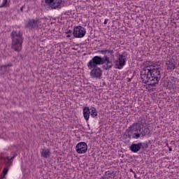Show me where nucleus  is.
Here are the masks:
<instances>
[{
	"label": "nucleus",
	"instance_id": "6",
	"mask_svg": "<svg viewBox=\"0 0 179 179\" xmlns=\"http://www.w3.org/2000/svg\"><path fill=\"white\" fill-rule=\"evenodd\" d=\"M73 35L76 38H83L86 35V29L82 26H77L73 29Z\"/></svg>",
	"mask_w": 179,
	"mask_h": 179
},
{
	"label": "nucleus",
	"instance_id": "29",
	"mask_svg": "<svg viewBox=\"0 0 179 179\" xmlns=\"http://www.w3.org/2000/svg\"><path fill=\"white\" fill-rule=\"evenodd\" d=\"M67 37H71V35H67Z\"/></svg>",
	"mask_w": 179,
	"mask_h": 179
},
{
	"label": "nucleus",
	"instance_id": "5",
	"mask_svg": "<svg viewBox=\"0 0 179 179\" xmlns=\"http://www.w3.org/2000/svg\"><path fill=\"white\" fill-rule=\"evenodd\" d=\"M90 69H92L90 74L91 78H96V79H101L103 76V70L99 66H87Z\"/></svg>",
	"mask_w": 179,
	"mask_h": 179
},
{
	"label": "nucleus",
	"instance_id": "28",
	"mask_svg": "<svg viewBox=\"0 0 179 179\" xmlns=\"http://www.w3.org/2000/svg\"><path fill=\"white\" fill-rule=\"evenodd\" d=\"M134 178H136V174L134 173Z\"/></svg>",
	"mask_w": 179,
	"mask_h": 179
},
{
	"label": "nucleus",
	"instance_id": "3",
	"mask_svg": "<svg viewBox=\"0 0 179 179\" xmlns=\"http://www.w3.org/2000/svg\"><path fill=\"white\" fill-rule=\"evenodd\" d=\"M99 65H103L102 69L103 71H108V69H111V68L114 66V64H113V60H110V57L107 55H104L103 58L100 56H94L87 63V66L94 67L99 66Z\"/></svg>",
	"mask_w": 179,
	"mask_h": 179
},
{
	"label": "nucleus",
	"instance_id": "26",
	"mask_svg": "<svg viewBox=\"0 0 179 179\" xmlns=\"http://www.w3.org/2000/svg\"><path fill=\"white\" fill-rule=\"evenodd\" d=\"M108 22V20H105L104 24H107V22Z\"/></svg>",
	"mask_w": 179,
	"mask_h": 179
},
{
	"label": "nucleus",
	"instance_id": "21",
	"mask_svg": "<svg viewBox=\"0 0 179 179\" xmlns=\"http://www.w3.org/2000/svg\"><path fill=\"white\" fill-rule=\"evenodd\" d=\"M107 52H108L109 54H114V50H107Z\"/></svg>",
	"mask_w": 179,
	"mask_h": 179
},
{
	"label": "nucleus",
	"instance_id": "14",
	"mask_svg": "<svg viewBox=\"0 0 179 179\" xmlns=\"http://www.w3.org/2000/svg\"><path fill=\"white\" fill-rule=\"evenodd\" d=\"M83 115L85 121H89L90 118V108L88 106L83 108Z\"/></svg>",
	"mask_w": 179,
	"mask_h": 179
},
{
	"label": "nucleus",
	"instance_id": "8",
	"mask_svg": "<svg viewBox=\"0 0 179 179\" xmlns=\"http://www.w3.org/2000/svg\"><path fill=\"white\" fill-rule=\"evenodd\" d=\"M46 6H50L52 9H61L62 7V0H45Z\"/></svg>",
	"mask_w": 179,
	"mask_h": 179
},
{
	"label": "nucleus",
	"instance_id": "13",
	"mask_svg": "<svg viewBox=\"0 0 179 179\" xmlns=\"http://www.w3.org/2000/svg\"><path fill=\"white\" fill-rule=\"evenodd\" d=\"M13 66L12 64L9 63L8 64L0 66V71L2 75H5L6 72H9V68Z\"/></svg>",
	"mask_w": 179,
	"mask_h": 179
},
{
	"label": "nucleus",
	"instance_id": "4",
	"mask_svg": "<svg viewBox=\"0 0 179 179\" xmlns=\"http://www.w3.org/2000/svg\"><path fill=\"white\" fill-rule=\"evenodd\" d=\"M11 37V48L15 52H20L22 51V47L23 45V33L20 31H13L10 34Z\"/></svg>",
	"mask_w": 179,
	"mask_h": 179
},
{
	"label": "nucleus",
	"instance_id": "17",
	"mask_svg": "<svg viewBox=\"0 0 179 179\" xmlns=\"http://www.w3.org/2000/svg\"><path fill=\"white\" fill-rule=\"evenodd\" d=\"M8 171H9V168L4 167L3 170V177L2 178H5V176L8 174Z\"/></svg>",
	"mask_w": 179,
	"mask_h": 179
},
{
	"label": "nucleus",
	"instance_id": "24",
	"mask_svg": "<svg viewBox=\"0 0 179 179\" xmlns=\"http://www.w3.org/2000/svg\"><path fill=\"white\" fill-rule=\"evenodd\" d=\"M68 34H72V30L69 29L68 31H67Z\"/></svg>",
	"mask_w": 179,
	"mask_h": 179
},
{
	"label": "nucleus",
	"instance_id": "11",
	"mask_svg": "<svg viewBox=\"0 0 179 179\" xmlns=\"http://www.w3.org/2000/svg\"><path fill=\"white\" fill-rule=\"evenodd\" d=\"M130 150L133 152V153H138L139 150H141V148L143 149L145 148L142 143H138V144L133 143L130 147Z\"/></svg>",
	"mask_w": 179,
	"mask_h": 179
},
{
	"label": "nucleus",
	"instance_id": "9",
	"mask_svg": "<svg viewBox=\"0 0 179 179\" xmlns=\"http://www.w3.org/2000/svg\"><path fill=\"white\" fill-rule=\"evenodd\" d=\"M76 150L79 155H83L87 152V144L85 142L78 143L76 146Z\"/></svg>",
	"mask_w": 179,
	"mask_h": 179
},
{
	"label": "nucleus",
	"instance_id": "18",
	"mask_svg": "<svg viewBox=\"0 0 179 179\" xmlns=\"http://www.w3.org/2000/svg\"><path fill=\"white\" fill-rule=\"evenodd\" d=\"M7 3H8V0H3V2L0 6V8H6Z\"/></svg>",
	"mask_w": 179,
	"mask_h": 179
},
{
	"label": "nucleus",
	"instance_id": "25",
	"mask_svg": "<svg viewBox=\"0 0 179 179\" xmlns=\"http://www.w3.org/2000/svg\"><path fill=\"white\" fill-rule=\"evenodd\" d=\"M130 171H131V173H133V174H135V171H134V170H132V169H130Z\"/></svg>",
	"mask_w": 179,
	"mask_h": 179
},
{
	"label": "nucleus",
	"instance_id": "22",
	"mask_svg": "<svg viewBox=\"0 0 179 179\" xmlns=\"http://www.w3.org/2000/svg\"><path fill=\"white\" fill-rule=\"evenodd\" d=\"M166 146H168L169 152L173 151V149L171 148V147H169V144H166Z\"/></svg>",
	"mask_w": 179,
	"mask_h": 179
},
{
	"label": "nucleus",
	"instance_id": "7",
	"mask_svg": "<svg viewBox=\"0 0 179 179\" xmlns=\"http://www.w3.org/2000/svg\"><path fill=\"white\" fill-rule=\"evenodd\" d=\"M114 64L116 69H122L125 66V64H127L125 55L119 54L117 59L114 61Z\"/></svg>",
	"mask_w": 179,
	"mask_h": 179
},
{
	"label": "nucleus",
	"instance_id": "1",
	"mask_svg": "<svg viewBox=\"0 0 179 179\" xmlns=\"http://www.w3.org/2000/svg\"><path fill=\"white\" fill-rule=\"evenodd\" d=\"M145 125H146V118L145 116H141L138 122L134 123L126 130V136L129 139H138L141 136L143 138L146 135H150V129L145 127Z\"/></svg>",
	"mask_w": 179,
	"mask_h": 179
},
{
	"label": "nucleus",
	"instance_id": "27",
	"mask_svg": "<svg viewBox=\"0 0 179 179\" xmlns=\"http://www.w3.org/2000/svg\"><path fill=\"white\" fill-rule=\"evenodd\" d=\"M145 148H148V144H145Z\"/></svg>",
	"mask_w": 179,
	"mask_h": 179
},
{
	"label": "nucleus",
	"instance_id": "30",
	"mask_svg": "<svg viewBox=\"0 0 179 179\" xmlns=\"http://www.w3.org/2000/svg\"><path fill=\"white\" fill-rule=\"evenodd\" d=\"M21 10H23V7L21 8Z\"/></svg>",
	"mask_w": 179,
	"mask_h": 179
},
{
	"label": "nucleus",
	"instance_id": "15",
	"mask_svg": "<svg viewBox=\"0 0 179 179\" xmlns=\"http://www.w3.org/2000/svg\"><path fill=\"white\" fill-rule=\"evenodd\" d=\"M16 156V154H15L13 157H6L7 161L5 162V167L7 169H9L10 166H12V159H15V157Z\"/></svg>",
	"mask_w": 179,
	"mask_h": 179
},
{
	"label": "nucleus",
	"instance_id": "16",
	"mask_svg": "<svg viewBox=\"0 0 179 179\" xmlns=\"http://www.w3.org/2000/svg\"><path fill=\"white\" fill-rule=\"evenodd\" d=\"M90 115L92 118H95V117H97V109L94 107H92L90 108Z\"/></svg>",
	"mask_w": 179,
	"mask_h": 179
},
{
	"label": "nucleus",
	"instance_id": "23",
	"mask_svg": "<svg viewBox=\"0 0 179 179\" xmlns=\"http://www.w3.org/2000/svg\"><path fill=\"white\" fill-rule=\"evenodd\" d=\"M48 153H50L49 151H48V152H45V157H48V156H50V155Z\"/></svg>",
	"mask_w": 179,
	"mask_h": 179
},
{
	"label": "nucleus",
	"instance_id": "19",
	"mask_svg": "<svg viewBox=\"0 0 179 179\" xmlns=\"http://www.w3.org/2000/svg\"><path fill=\"white\" fill-rule=\"evenodd\" d=\"M41 157H45V150L44 149H42L41 150Z\"/></svg>",
	"mask_w": 179,
	"mask_h": 179
},
{
	"label": "nucleus",
	"instance_id": "10",
	"mask_svg": "<svg viewBox=\"0 0 179 179\" xmlns=\"http://www.w3.org/2000/svg\"><path fill=\"white\" fill-rule=\"evenodd\" d=\"M25 26L28 29H37L38 27V22L37 20H29Z\"/></svg>",
	"mask_w": 179,
	"mask_h": 179
},
{
	"label": "nucleus",
	"instance_id": "20",
	"mask_svg": "<svg viewBox=\"0 0 179 179\" xmlns=\"http://www.w3.org/2000/svg\"><path fill=\"white\" fill-rule=\"evenodd\" d=\"M98 52H101V54H106L107 52V50H98Z\"/></svg>",
	"mask_w": 179,
	"mask_h": 179
},
{
	"label": "nucleus",
	"instance_id": "12",
	"mask_svg": "<svg viewBox=\"0 0 179 179\" xmlns=\"http://www.w3.org/2000/svg\"><path fill=\"white\" fill-rule=\"evenodd\" d=\"M167 69L169 71H174L176 69V60L174 59H170L166 63Z\"/></svg>",
	"mask_w": 179,
	"mask_h": 179
},
{
	"label": "nucleus",
	"instance_id": "2",
	"mask_svg": "<svg viewBox=\"0 0 179 179\" xmlns=\"http://www.w3.org/2000/svg\"><path fill=\"white\" fill-rule=\"evenodd\" d=\"M162 78L159 66H148L141 71V78L145 85L156 86Z\"/></svg>",
	"mask_w": 179,
	"mask_h": 179
}]
</instances>
